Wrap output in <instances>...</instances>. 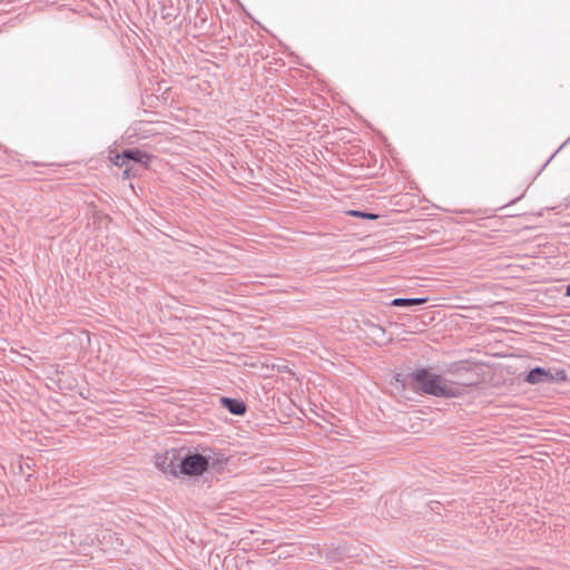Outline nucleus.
Segmentation results:
<instances>
[{"instance_id":"obj_8","label":"nucleus","mask_w":570,"mask_h":570,"mask_svg":"<svg viewBox=\"0 0 570 570\" xmlns=\"http://www.w3.org/2000/svg\"><path fill=\"white\" fill-rule=\"evenodd\" d=\"M428 302V297L403 298L397 297L392 299L391 305L397 307H410L421 305Z\"/></svg>"},{"instance_id":"obj_6","label":"nucleus","mask_w":570,"mask_h":570,"mask_svg":"<svg viewBox=\"0 0 570 570\" xmlns=\"http://www.w3.org/2000/svg\"><path fill=\"white\" fill-rule=\"evenodd\" d=\"M220 403L223 407L234 415H244L247 410L246 404L238 399L223 396L220 397Z\"/></svg>"},{"instance_id":"obj_14","label":"nucleus","mask_w":570,"mask_h":570,"mask_svg":"<svg viewBox=\"0 0 570 570\" xmlns=\"http://www.w3.org/2000/svg\"><path fill=\"white\" fill-rule=\"evenodd\" d=\"M569 141H570V137L568 138V140H566V141H564V144H563V145L568 144Z\"/></svg>"},{"instance_id":"obj_7","label":"nucleus","mask_w":570,"mask_h":570,"mask_svg":"<svg viewBox=\"0 0 570 570\" xmlns=\"http://www.w3.org/2000/svg\"><path fill=\"white\" fill-rule=\"evenodd\" d=\"M205 456L208 459V469L218 471L227 463V458L222 453H214L210 449H205Z\"/></svg>"},{"instance_id":"obj_5","label":"nucleus","mask_w":570,"mask_h":570,"mask_svg":"<svg viewBox=\"0 0 570 570\" xmlns=\"http://www.w3.org/2000/svg\"><path fill=\"white\" fill-rule=\"evenodd\" d=\"M150 159L151 156L146 151L138 148H129L117 155L115 164L117 166H124L128 161H135L137 164L147 165Z\"/></svg>"},{"instance_id":"obj_13","label":"nucleus","mask_w":570,"mask_h":570,"mask_svg":"<svg viewBox=\"0 0 570 570\" xmlns=\"http://www.w3.org/2000/svg\"><path fill=\"white\" fill-rule=\"evenodd\" d=\"M454 365H452L450 368H449V372L450 373H454L455 371L453 370Z\"/></svg>"},{"instance_id":"obj_3","label":"nucleus","mask_w":570,"mask_h":570,"mask_svg":"<svg viewBox=\"0 0 570 570\" xmlns=\"http://www.w3.org/2000/svg\"><path fill=\"white\" fill-rule=\"evenodd\" d=\"M568 379L564 370H552L535 366L524 376V381L531 385L566 382Z\"/></svg>"},{"instance_id":"obj_12","label":"nucleus","mask_w":570,"mask_h":570,"mask_svg":"<svg viewBox=\"0 0 570 570\" xmlns=\"http://www.w3.org/2000/svg\"><path fill=\"white\" fill-rule=\"evenodd\" d=\"M557 153H558V150H557L553 155H551L550 159L546 163V165H544V166H547V165L549 164V161H550L552 158H554V155H556Z\"/></svg>"},{"instance_id":"obj_9","label":"nucleus","mask_w":570,"mask_h":570,"mask_svg":"<svg viewBox=\"0 0 570 570\" xmlns=\"http://www.w3.org/2000/svg\"><path fill=\"white\" fill-rule=\"evenodd\" d=\"M348 214L353 217H360L368 220H374L379 217L377 214L362 212V210H350Z\"/></svg>"},{"instance_id":"obj_10","label":"nucleus","mask_w":570,"mask_h":570,"mask_svg":"<svg viewBox=\"0 0 570 570\" xmlns=\"http://www.w3.org/2000/svg\"><path fill=\"white\" fill-rule=\"evenodd\" d=\"M122 176H124V178H129V176H130V170H129L128 168H127V169H125V170H124V173H122Z\"/></svg>"},{"instance_id":"obj_11","label":"nucleus","mask_w":570,"mask_h":570,"mask_svg":"<svg viewBox=\"0 0 570 570\" xmlns=\"http://www.w3.org/2000/svg\"><path fill=\"white\" fill-rule=\"evenodd\" d=\"M566 296L570 297V284L566 287Z\"/></svg>"},{"instance_id":"obj_1","label":"nucleus","mask_w":570,"mask_h":570,"mask_svg":"<svg viewBox=\"0 0 570 570\" xmlns=\"http://www.w3.org/2000/svg\"><path fill=\"white\" fill-rule=\"evenodd\" d=\"M412 382L416 383L417 389L428 395L435 397H458L463 393L465 384L452 382L446 377L433 373L430 370L422 367L409 374Z\"/></svg>"},{"instance_id":"obj_4","label":"nucleus","mask_w":570,"mask_h":570,"mask_svg":"<svg viewBox=\"0 0 570 570\" xmlns=\"http://www.w3.org/2000/svg\"><path fill=\"white\" fill-rule=\"evenodd\" d=\"M179 462V450L178 449H169L163 453H158L155 456L156 466L163 471L165 474H170L173 476L178 475L177 464Z\"/></svg>"},{"instance_id":"obj_2","label":"nucleus","mask_w":570,"mask_h":570,"mask_svg":"<svg viewBox=\"0 0 570 570\" xmlns=\"http://www.w3.org/2000/svg\"><path fill=\"white\" fill-rule=\"evenodd\" d=\"M183 451L184 449L179 450L178 474L198 476L208 470L209 462L205 453H193L188 450L185 454H181Z\"/></svg>"}]
</instances>
